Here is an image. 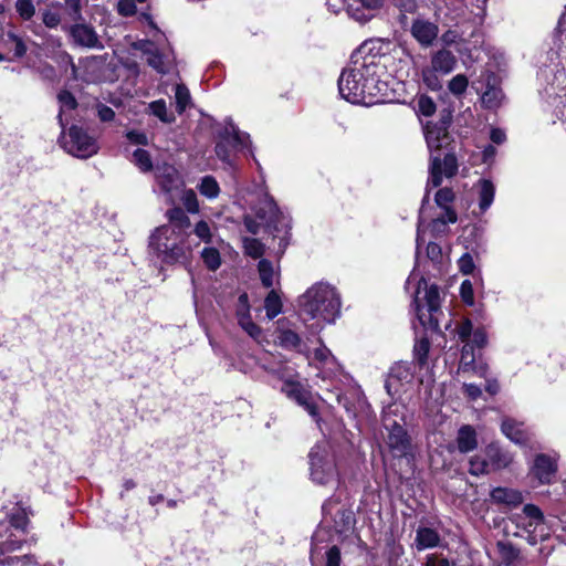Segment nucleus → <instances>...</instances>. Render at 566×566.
<instances>
[{
    "mask_svg": "<svg viewBox=\"0 0 566 566\" xmlns=\"http://www.w3.org/2000/svg\"><path fill=\"white\" fill-rule=\"evenodd\" d=\"M97 114L102 122H111L115 117V112L111 107L103 104L97 106Z\"/></svg>",
    "mask_w": 566,
    "mask_h": 566,
    "instance_id": "64",
    "label": "nucleus"
},
{
    "mask_svg": "<svg viewBox=\"0 0 566 566\" xmlns=\"http://www.w3.org/2000/svg\"><path fill=\"white\" fill-rule=\"evenodd\" d=\"M14 7L19 17L24 21L31 20L35 14L33 0H17Z\"/></svg>",
    "mask_w": 566,
    "mask_h": 566,
    "instance_id": "48",
    "label": "nucleus"
},
{
    "mask_svg": "<svg viewBox=\"0 0 566 566\" xmlns=\"http://www.w3.org/2000/svg\"><path fill=\"white\" fill-rule=\"evenodd\" d=\"M454 444L460 453H469L478 448V436L475 429L470 424L459 428Z\"/></svg>",
    "mask_w": 566,
    "mask_h": 566,
    "instance_id": "26",
    "label": "nucleus"
},
{
    "mask_svg": "<svg viewBox=\"0 0 566 566\" xmlns=\"http://www.w3.org/2000/svg\"><path fill=\"white\" fill-rule=\"evenodd\" d=\"M417 111L423 116H431L436 112V103L427 95H420L417 99Z\"/></svg>",
    "mask_w": 566,
    "mask_h": 566,
    "instance_id": "54",
    "label": "nucleus"
},
{
    "mask_svg": "<svg viewBox=\"0 0 566 566\" xmlns=\"http://www.w3.org/2000/svg\"><path fill=\"white\" fill-rule=\"evenodd\" d=\"M70 35L78 46L88 49H102L99 38L92 25L86 23H75L70 28Z\"/></svg>",
    "mask_w": 566,
    "mask_h": 566,
    "instance_id": "20",
    "label": "nucleus"
},
{
    "mask_svg": "<svg viewBox=\"0 0 566 566\" xmlns=\"http://www.w3.org/2000/svg\"><path fill=\"white\" fill-rule=\"evenodd\" d=\"M301 313L311 319L334 323L340 314V296L337 290L324 282L313 284L300 296Z\"/></svg>",
    "mask_w": 566,
    "mask_h": 566,
    "instance_id": "4",
    "label": "nucleus"
},
{
    "mask_svg": "<svg viewBox=\"0 0 566 566\" xmlns=\"http://www.w3.org/2000/svg\"><path fill=\"white\" fill-rule=\"evenodd\" d=\"M191 97L189 90L184 84H177L175 90L176 109L182 114L190 104Z\"/></svg>",
    "mask_w": 566,
    "mask_h": 566,
    "instance_id": "43",
    "label": "nucleus"
},
{
    "mask_svg": "<svg viewBox=\"0 0 566 566\" xmlns=\"http://www.w3.org/2000/svg\"><path fill=\"white\" fill-rule=\"evenodd\" d=\"M468 86L469 80L464 74H457L448 83L449 92L457 97L462 96L465 93Z\"/></svg>",
    "mask_w": 566,
    "mask_h": 566,
    "instance_id": "44",
    "label": "nucleus"
},
{
    "mask_svg": "<svg viewBox=\"0 0 566 566\" xmlns=\"http://www.w3.org/2000/svg\"><path fill=\"white\" fill-rule=\"evenodd\" d=\"M424 138L430 151L429 179L427 187L437 188L442 184L443 177L451 178L458 172V160L454 154L448 153L443 159L436 154L451 143L447 123H428L424 127Z\"/></svg>",
    "mask_w": 566,
    "mask_h": 566,
    "instance_id": "3",
    "label": "nucleus"
},
{
    "mask_svg": "<svg viewBox=\"0 0 566 566\" xmlns=\"http://www.w3.org/2000/svg\"><path fill=\"white\" fill-rule=\"evenodd\" d=\"M457 213L452 209H447V213L433 219L430 223L431 231L434 235L444 233L447 230L448 223L457 222Z\"/></svg>",
    "mask_w": 566,
    "mask_h": 566,
    "instance_id": "35",
    "label": "nucleus"
},
{
    "mask_svg": "<svg viewBox=\"0 0 566 566\" xmlns=\"http://www.w3.org/2000/svg\"><path fill=\"white\" fill-rule=\"evenodd\" d=\"M502 562L497 566H514V560L518 556V552L511 545L500 542L497 544Z\"/></svg>",
    "mask_w": 566,
    "mask_h": 566,
    "instance_id": "45",
    "label": "nucleus"
},
{
    "mask_svg": "<svg viewBox=\"0 0 566 566\" xmlns=\"http://www.w3.org/2000/svg\"><path fill=\"white\" fill-rule=\"evenodd\" d=\"M459 40H460V34L458 33L457 30H452V29L447 30L441 35V41L446 45H453V44L458 43Z\"/></svg>",
    "mask_w": 566,
    "mask_h": 566,
    "instance_id": "63",
    "label": "nucleus"
},
{
    "mask_svg": "<svg viewBox=\"0 0 566 566\" xmlns=\"http://www.w3.org/2000/svg\"><path fill=\"white\" fill-rule=\"evenodd\" d=\"M57 99L60 103V113H59V123L60 126L64 129L65 123L63 122V113L65 111L75 109L77 106V102L72 93L69 91H61L57 95Z\"/></svg>",
    "mask_w": 566,
    "mask_h": 566,
    "instance_id": "39",
    "label": "nucleus"
},
{
    "mask_svg": "<svg viewBox=\"0 0 566 566\" xmlns=\"http://www.w3.org/2000/svg\"><path fill=\"white\" fill-rule=\"evenodd\" d=\"M517 523L523 524L528 533H535L538 527H543L544 515L538 506L526 504L523 513L516 516Z\"/></svg>",
    "mask_w": 566,
    "mask_h": 566,
    "instance_id": "25",
    "label": "nucleus"
},
{
    "mask_svg": "<svg viewBox=\"0 0 566 566\" xmlns=\"http://www.w3.org/2000/svg\"><path fill=\"white\" fill-rule=\"evenodd\" d=\"M460 295L462 301L468 305L474 304L473 285L470 280H464L460 286Z\"/></svg>",
    "mask_w": 566,
    "mask_h": 566,
    "instance_id": "56",
    "label": "nucleus"
},
{
    "mask_svg": "<svg viewBox=\"0 0 566 566\" xmlns=\"http://www.w3.org/2000/svg\"><path fill=\"white\" fill-rule=\"evenodd\" d=\"M313 360L319 369L318 377L322 379L319 388L333 394L338 405L349 410L345 387L350 384L352 379L342 371L340 365L332 352L325 345H321L314 350Z\"/></svg>",
    "mask_w": 566,
    "mask_h": 566,
    "instance_id": "6",
    "label": "nucleus"
},
{
    "mask_svg": "<svg viewBox=\"0 0 566 566\" xmlns=\"http://www.w3.org/2000/svg\"><path fill=\"white\" fill-rule=\"evenodd\" d=\"M258 270L263 286L272 287L276 276L273 264L270 261L263 259L259 262Z\"/></svg>",
    "mask_w": 566,
    "mask_h": 566,
    "instance_id": "40",
    "label": "nucleus"
},
{
    "mask_svg": "<svg viewBox=\"0 0 566 566\" xmlns=\"http://www.w3.org/2000/svg\"><path fill=\"white\" fill-rule=\"evenodd\" d=\"M491 499L499 504L516 507L523 502V495L520 491L509 488H495L491 492Z\"/></svg>",
    "mask_w": 566,
    "mask_h": 566,
    "instance_id": "30",
    "label": "nucleus"
},
{
    "mask_svg": "<svg viewBox=\"0 0 566 566\" xmlns=\"http://www.w3.org/2000/svg\"><path fill=\"white\" fill-rule=\"evenodd\" d=\"M413 380V371L408 363H397L387 376L385 388L390 396L399 394L406 385Z\"/></svg>",
    "mask_w": 566,
    "mask_h": 566,
    "instance_id": "18",
    "label": "nucleus"
},
{
    "mask_svg": "<svg viewBox=\"0 0 566 566\" xmlns=\"http://www.w3.org/2000/svg\"><path fill=\"white\" fill-rule=\"evenodd\" d=\"M189 232L191 234L193 233L201 242H205V243L212 242V239H213L212 229H211L210 224L205 220H200L199 222H197L193 230L192 231L189 230Z\"/></svg>",
    "mask_w": 566,
    "mask_h": 566,
    "instance_id": "46",
    "label": "nucleus"
},
{
    "mask_svg": "<svg viewBox=\"0 0 566 566\" xmlns=\"http://www.w3.org/2000/svg\"><path fill=\"white\" fill-rule=\"evenodd\" d=\"M458 263L460 271L465 275L471 274L475 266L473 258L469 253L463 254Z\"/></svg>",
    "mask_w": 566,
    "mask_h": 566,
    "instance_id": "59",
    "label": "nucleus"
},
{
    "mask_svg": "<svg viewBox=\"0 0 566 566\" xmlns=\"http://www.w3.org/2000/svg\"><path fill=\"white\" fill-rule=\"evenodd\" d=\"M180 193H181L180 199H181L185 208L187 209V211L190 213H197L199 211V202H198L196 192L192 189H188V190L181 189Z\"/></svg>",
    "mask_w": 566,
    "mask_h": 566,
    "instance_id": "51",
    "label": "nucleus"
},
{
    "mask_svg": "<svg viewBox=\"0 0 566 566\" xmlns=\"http://www.w3.org/2000/svg\"><path fill=\"white\" fill-rule=\"evenodd\" d=\"M167 218L169 222L156 228L150 234L149 251L163 263H184L199 242L191 238L190 219L182 209H169Z\"/></svg>",
    "mask_w": 566,
    "mask_h": 566,
    "instance_id": "2",
    "label": "nucleus"
},
{
    "mask_svg": "<svg viewBox=\"0 0 566 566\" xmlns=\"http://www.w3.org/2000/svg\"><path fill=\"white\" fill-rule=\"evenodd\" d=\"M258 217L263 220L274 232H283L281 241H286L291 229V219L283 213L272 197L265 196Z\"/></svg>",
    "mask_w": 566,
    "mask_h": 566,
    "instance_id": "12",
    "label": "nucleus"
},
{
    "mask_svg": "<svg viewBox=\"0 0 566 566\" xmlns=\"http://www.w3.org/2000/svg\"><path fill=\"white\" fill-rule=\"evenodd\" d=\"M126 138L136 145H148V137L144 132L140 130H129L126 133Z\"/></svg>",
    "mask_w": 566,
    "mask_h": 566,
    "instance_id": "60",
    "label": "nucleus"
},
{
    "mask_svg": "<svg viewBox=\"0 0 566 566\" xmlns=\"http://www.w3.org/2000/svg\"><path fill=\"white\" fill-rule=\"evenodd\" d=\"M117 12L123 17H132L136 13V3L134 0H119Z\"/></svg>",
    "mask_w": 566,
    "mask_h": 566,
    "instance_id": "58",
    "label": "nucleus"
},
{
    "mask_svg": "<svg viewBox=\"0 0 566 566\" xmlns=\"http://www.w3.org/2000/svg\"><path fill=\"white\" fill-rule=\"evenodd\" d=\"M491 471L507 468L513 462V455L496 444H490L485 449Z\"/></svg>",
    "mask_w": 566,
    "mask_h": 566,
    "instance_id": "29",
    "label": "nucleus"
},
{
    "mask_svg": "<svg viewBox=\"0 0 566 566\" xmlns=\"http://www.w3.org/2000/svg\"><path fill=\"white\" fill-rule=\"evenodd\" d=\"M423 566H451L450 562L439 555L430 554L427 555Z\"/></svg>",
    "mask_w": 566,
    "mask_h": 566,
    "instance_id": "62",
    "label": "nucleus"
},
{
    "mask_svg": "<svg viewBox=\"0 0 566 566\" xmlns=\"http://www.w3.org/2000/svg\"><path fill=\"white\" fill-rule=\"evenodd\" d=\"M61 143L69 154L81 159L96 155L99 149L96 138L76 125L71 126L67 133L63 132Z\"/></svg>",
    "mask_w": 566,
    "mask_h": 566,
    "instance_id": "9",
    "label": "nucleus"
},
{
    "mask_svg": "<svg viewBox=\"0 0 566 566\" xmlns=\"http://www.w3.org/2000/svg\"><path fill=\"white\" fill-rule=\"evenodd\" d=\"M1 41L6 49L13 52L15 57H22L27 53V45L21 35L13 29H9L2 33Z\"/></svg>",
    "mask_w": 566,
    "mask_h": 566,
    "instance_id": "32",
    "label": "nucleus"
},
{
    "mask_svg": "<svg viewBox=\"0 0 566 566\" xmlns=\"http://www.w3.org/2000/svg\"><path fill=\"white\" fill-rule=\"evenodd\" d=\"M243 245L245 253L254 259L262 256L264 253L263 244L255 238H245Z\"/></svg>",
    "mask_w": 566,
    "mask_h": 566,
    "instance_id": "52",
    "label": "nucleus"
},
{
    "mask_svg": "<svg viewBox=\"0 0 566 566\" xmlns=\"http://www.w3.org/2000/svg\"><path fill=\"white\" fill-rule=\"evenodd\" d=\"M454 193L450 188H441L434 195L436 203L444 210L447 213V209H451L449 205L453 201Z\"/></svg>",
    "mask_w": 566,
    "mask_h": 566,
    "instance_id": "53",
    "label": "nucleus"
},
{
    "mask_svg": "<svg viewBox=\"0 0 566 566\" xmlns=\"http://www.w3.org/2000/svg\"><path fill=\"white\" fill-rule=\"evenodd\" d=\"M144 18L147 20L149 27L153 30V40H140L135 43V49L140 51L145 56H149L154 53L158 46H160L165 41L166 36L165 34L157 28L155 22L153 21L151 17L149 14H144Z\"/></svg>",
    "mask_w": 566,
    "mask_h": 566,
    "instance_id": "24",
    "label": "nucleus"
},
{
    "mask_svg": "<svg viewBox=\"0 0 566 566\" xmlns=\"http://www.w3.org/2000/svg\"><path fill=\"white\" fill-rule=\"evenodd\" d=\"M385 427L388 430L386 443L392 455L396 458L406 457L411 450L410 438L406 429L395 421L390 424L388 419H385Z\"/></svg>",
    "mask_w": 566,
    "mask_h": 566,
    "instance_id": "15",
    "label": "nucleus"
},
{
    "mask_svg": "<svg viewBox=\"0 0 566 566\" xmlns=\"http://www.w3.org/2000/svg\"><path fill=\"white\" fill-rule=\"evenodd\" d=\"M220 140L216 145V155L223 163L231 165V154L228 145L233 148H248L250 146V136L233 124L231 119L224 120V127L219 133Z\"/></svg>",
    "mask_w": 566,
    "mask_h": 566,
    "instance_id": "11",
    "label": "nucleus"
},
{
    "mask_svg": "<svg viewBox=\"0 0 566 566\" xmlns=\"http://www.w3.org/2000/svg\"><path fill=\"white\" fill-rule=\"evenodd\" d=\"M277 342L283 348L296 349L301 344V338L298 334L292 329L279 328Z\"/></svg>",
    "mask_w": 566,
    "mask_h": 566,
    "instance_id": "38",
    "label": "nucleus"
},
{
    "mask_svg": "<svg viewBox=\"0 0 566 566\" xmlns=\"http://www.w3.org/2000/svg\"><path fill=\"white\" fill-rule=\"evenodd\" d=\"M502 432L514 443L524 444L527 441V431L523 422L505 418L501 424Z\"/></svg>",
    "mask_w": 566,
    "mask_h": 566,
    "instance_id": "28",
    "label": "nucleus"
},
{
    "mask_svg": "<svg viewBox=\"0 0 566 566\" xmlns=\"http://www.w3.org/2000/svg\"><path fill=\"white\" fill-rule=\"evenodd\" d=\"M440 543V535L430 527H419L416 532L415 544L418 551L433 548Z\"/></svg>",
    "mask_w": 566,
    "mask_h": 566,
    "instance_id": "33",
    "label": "nucleus"
},
{
    "mask_svg": "<svg viewBox=\"0 0 566 566\" xmlns=\"http://www.w3.org/2000/svg\"><path fill=\"white\" fill-rule=\"evenodd\" d=\"M282 301L276 290H271L264 300L266 317L273 319L282 312Z\"/></svg>",
    "mask_w": 566,
    "mask_h": 566,
    "instance_id": "34",
    "label": "nucleus"
},
{
    "mask_svg": "<svg viewBox=\"0 0 566 566\" xmlns=\"http://www.w3.org/2000/svg\"><path fill=\"white\" fill-rule=\"evenodd\" d=\"M155 176L157 186L166 195L167 201L174 202L184 187V181L177 169L171 165L164 164L156 167Z\"/></svg>",
    "mask_w": 566,
    "mask_h": 566,
    "instance_id": "13",
    "label": "nucleus"
},
{
    "mask_svg": "<svg viewBox=\"0 0 566 566\" xmlns=\"http://www.w3.org/2000/svg\"><path fill=\"white\" fill-rule=\"evenodd\" d=\"M455 334L459 340L463 343L458 374L472 373L480 377H485L488 366L483 363H476V355L474 353L475 348L481 349L486 345L485 331L483 328L473 331L472 322L465 318L457 324Z\"/></svg>",
    "mask_w": 566,
    "mask_h": 566,
    "instance_id": "7",
    "label": "nucleus"
},
{
    "mask_svg": "<svg viewBox=\"0 0 566 566\" xmlns=\"http://www.w3.org/2000/svg\"><path fill=\"white\" fill-rule=\"evenodd\" d=\"M410 34L422 48H430L438 39L439 27L424 17H417L411 21Z\"/></svg>",
    "mask_w": 566,
    "mask_h": 566,
    "instance_id": "17",
    "label": "nucleus"
},
{
    "mask_svg": "<svg viewBox=\"0 0 566 566\" xmlns=\"http://www.w3.org/2000/svg\"><path fill=\"white\" fill-rule=\"evenodd\" d=\"M140 171L143 172H149L153 170V161L150 154L142 148L136 149L133 153V160H132Z\"/></svg>",
    "mask_w": 566,
    "mask_h": 566,
    "instance_id": "42",
    "label": "nucleus"
},
{
    "mask_svg": "<svg viewBox=\"0 0 566 566\" xmlns=\"http://www.w3.org/2000/svg\"><path fill=\"white\" fill-rule=\"evenodd\" d=\"M479 199V208L481 212H485L493 203L495 196V186L489 179H480L475 184Z\"/></svg>",
    "mask_w": 566,
    "mask_h": 566,
    "instance_id": "31",
    "label": "nucleus"
},
{
    "mask_svg": "<svg viewBox=\"0 0 566 566\" xmlns=\"http://www.w3.org/2000/svg\"><path fill=\"white\" fill-rule=\"evenodd\" d=\"M381 69L379 56L354 54L338 80L340 96L352 104L373 105L381 102L386 87L379 81Z\"/></svg>",
    "mask_w": 566,
    "mask_h": 566,
    "instance_id": "1",
    "label": "nucleus"
},
{
    "mask_svg": "<svg viewBox=\"0 0 566 566\" xmlns=\"http://www.w3.org/2000/svg\"><path fill=\"white\" fill-rule=\"evenodd\" d=\"M415 285L413 305L417 317L423 327L439 328L441 313V296L436 284L429 285L424 277L419 276L413 270L406 282V289Z\"/></svg>",
    "mask_w": 566,
    "mask_h": 566,
    "instance_id": "5",
    "label": "nucleus"
},
{
    "mask_svg": "<svg viewBox=\"0 0 566 566\" xmlns=\"http://www.w3.org/2000/svg\"><path fill=\"white\" fill-rule=\"evenodd\" d=\"M326 566H339L340 552L337 546H332L326 553Z\"/></svg>",
    "mask_w": 566,
    "mask_h": 566,
    "instance_id": "61",
    "label": "nucleus"
},
{
    "mask_svg": "<svg viewBox=\"0 0 566 566\" xmlns=\"http://www.w3.org/2000/svg\"><path fill=\"white\" fill-rule=\"evenodd\" d=\"M347 14L359 23L370 21L381 9L384 0H344Z\"/></svg>",
    "mask_w": 566,
    "mask_h": 566,
    "instance_id": "16",
    "label": "nucleus"
},
{
    "mask_svg": "<svg viewBox=\"0 0 566 566\" xmlns=\"http://www.w3.org/2000/svg\"><path fill=\"white\" fill-rule=\"evenodd\" d=\"M201 258L207 268L211 271H216L221 264L220 253L216 248L203 249Z\"/></svg>",
    "mask_w": 566,
    "mask_h": 566,
    "instance_id": "47",
    "label": "nucleus"
},
{
    "mask_svg": "<svg viewBox=\"0 0 566 566\" xmlns=\"http://www.w3.org/2000/svg\"><path fill=\"white\" fill-rule=\"evenodd\" d=\"M422 81L431 91H439L442 88V82L438 71L433 70L430 65L422 69Z\"/></svg>",
    "mask_w": 566,
    "mask_h": 566,
    "instance_id": "41",
    "label": "nucleus"
},
{
    "mask_svg": "<svg viewBox=\"0 0 566 566\" xmlns=\"http://www.w3.org/2000/svg\"><path fill=\"white\" fill-rule=\"evenodd\" d=\"M148 108L154 116L165 124H171L176 120L175 115L168 112L167 104L164 99L149 103Z\"/></svg>",
    "mask_w": 566,
    "mask_h": 566,
    "instance_id": "36",
    "label": "nucleus"
},
{
    "mask_svg": "<svg viewBox=\"0 0 566 566\" xmlns=\"http://www.w3.org/2000/svg\"><path fill=\"white\" fill-rule=\"evenodd\" d=\"M491 471L489 459H482L480 457H472L469 461V472L472 475L488 474Z\"/></svg>",
    "mask_w": 566,
    "mask_h": 566,
    "instance_id": "49",
    "label": "nucleus"
},
{
    "mask_svg": "<svg viewBox=\"0 0 566 566\" xmlns=\"http://www.w3.org/2000/svg\"><path fill=\"white\" fill-rule=\"evenodd\" d=\"M28 525V516L21 509L12 513L9 523H0V551L2 553L13 552L21 547L23 538L20 536L24 534Z\"/></svg>",
    "mask_w": 566,
    "mask_h": 566,
    "instance_id": "10",
    "label": "nucleus"
},
{
    "mask_svg": "<svg viewBox=\"0 0 566 566\" xmlns=\"http://www.w3.org/2000/svg\"><path fill=\"white\" fill-rule=\"evenodd\" d=\"M197 188L199 192L208 199H216L220 193L219 184L212 176H205Z\"/></svg>",
    "mask_w": 566,
    "mask_h": 566,
    "instance_id": "37",
    "label": "nucleus"
},
{
    "mask_svg": "<svg viewBox=\"0 0 566 566\" xmlns=\"http://www.w3.org/2000/svg\"><path fill=\"white\" fill-rule=\"evenodd\" d=\"M172 56L174 54L169 48V44L164 45L163 43L160 46H158V49L154 51L153 54L147 57V63L158 73L166 74L169 72L172 65Z\"/></svg>",
    "mask_w": 566,
    "mask_h": 566,
    "instance_id": "23",
    "label": "nucleus"
},
{
    "mask_svg": "<svg viewBox=\"0 0 566 566\" xmlns=\"http://www.w3.org/2000/svg\"><path fill=\"white\" fill-rule=\"evenodd\" d=\"M70 18L73 21L82 20L81 0H64Z\"/></svg>",
    "mask_w": 566,
    "mask_h": 566,
    "instance_id": "57",
    "label": "nucleus"
},
{
    "mask_svg": "<svg viewBox=\"0 0 566 566\" xmlns=\"http://www.w3.org/2000/svg\"><path fill=\"white\" fill-rule=\"evenodd\" d=\"M235 317L239 326L254 340L259 342L262 336V329L256 325L250 314V304L247 293L238 297L235 307Z\"/></svg>",
    "mask_w": 566,
    "mask_h": 566,
    "instance_id": "19",
    "label": "nucleus"
},
{
    "mask_svg": "<svg viewBox=\"0 0 566 566\" xmlns=\"http://www.w3.org/2000/svg\"><path fill=\"white\" fill-rule=\"evenodd\" d=\"M481 78L485 83V91L482 93V103L488 108L500 106L503 99L502 90L497 86V77L494 73L485 71Z\"/></svg>",
    "mask_w": 566,
    "mask_h": 566,
    "instance_id": "21",
    "label": "nucleus"
},
{
    "mask_svg": "<svg viewBox=\"0 0 566 566\" xmlns=\"http://www.w3.org/2000/svg\"><path fill=\"white\" fill-rule=\"evenodd\" d=\"M430 66L438 71L440 75L444 76L455 69L457 57L451 51L442 49L431 56Z\"/></svg>",
    "mask_w": 566,
    "mask_h": 566,
    "instance_id": "27",
    "label": "nucleus"
},
{
    "mask_svg": "<svg viewBox=\"0 0 566 566\" xmlns=\"http://www.w3.org/2000/svg\"><path fill=\"white\" fill-rule=\"evenodd\" d=\"M532 471L542 484H551L557 472L556 460L546 454H538L535 458Z\"/></svg>",
    "mask_w": 566,
    "mask_h": 566,
    "instance_id": "22",
    "label": "nucleus"
},
{
    "mask_svg": "<svg viewBox=\"0 0 566 566\" xmlns=\"http://www.w3.org/2000/svg\"><path fill=\"white\" fill-rule=\"evenodd\" d=\"M42 21L46 28L55 29L61 23V14L51 9L44 10L42 13Z\"/></svg>",
    "mask_w": 566,
    "mask_h": 566,
    "instance_id": "55",
    "label": "nucleus"
},
{
    "mask_svg": "<svg viewBox=\"0 0 566 566\" xmlns=\"http://www.w3.org/2000/svg\"><path fill=\"white\" fill-rule=\"evenodd\" d=\"M281 390L287 398L303 407L317 423L319 422L318 411L313 396L301 382L285 380Z\"/></svg>",
    "mask_w": 566,
    "mask_h": 566,
    "instance_id": "14",
    "label": "nucleus"
},
{
    "mask_svg": "<svg viewBox=\"0 0 566 566\" xmlns=\"http://www.w3.org/2000/svg\"><path fill=\"white\" fill-rule=\"evenodd\" d=\"M430 350V343L427 338L416 340L413 346V357L419 365H424Z\"/></svg>",
    "mask_w": 566,
    "mask_h": 566,
    "instance_id": "50",
    "label": "nucleus"
},
{
    "mask_svg": "<svg viewBox=\"0 0 566 566\" xmlns=\"http://www.w3.org/2000/svg\"><path fill=\"white\" fill-rule=\"evenodd\" d=\"M308 463L310 478L313 483L323 486L338 484V470L327 442L317 443L311 449Z\"/></svg>",
    "mask_w": 566,
    "mask_h": 566,
    "instance_id": "8",
    "label": "nucleus"
}]
</instances>
